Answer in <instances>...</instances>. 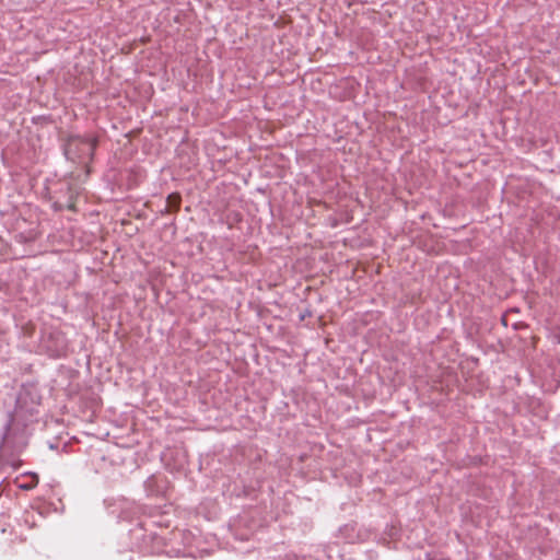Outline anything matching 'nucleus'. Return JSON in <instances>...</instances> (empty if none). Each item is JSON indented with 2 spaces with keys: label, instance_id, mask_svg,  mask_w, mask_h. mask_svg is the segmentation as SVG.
Segmentation results:
<instances>
[{
  "label": "nucleus",
  "instance_id": "nucleus-4",
  "mask_svg": "<svg viewBox=\"0 0 560 560\" xmlns=\"http://www.w3.org/2000/svg\"><path fill=\"white\" fill-rule=\"evenodd\" d=\"M36 483H37V481H36L34 485H21V486H20V488L25 489V490H30V489H32Z\"/></svg>",
  "mask_w": 560,
  "mask_h": 560
},
{
  "label": "nucleus",
  "instance_id": "nucleus-2",
  "mask_svg": "<svg viewBox=\"0 0 560 560\" xmlns=\"http://www.w3.org/2000/svg\"><path fill=\"white\" fill-rule=\"evenodd\" d=\"M131 536L136 539L142 537L143 544L139 545L137 548L139 552L143 555L155 553L160 551V542L161 537L155 534H144L141 529L131 530Z\"/></svg>",
  "mask_w": 560,
  "mask_h": 560
},
{
  "label": "nucleus",
  "instance_id": "nucleus-5",
  "mask_svg": "<svg viewBox=\"0 0 560 560\" xmlns=\"http://www.w3.org/2000/svg\"><path fill=\"white\" fill-rule=\"evenodd\" d=\"M62 351H63V347H62L61 349H57V350L55 351V355H56V357H59V355L61 354V352H62Z\"/></svg>",
  "mask_w": 560,
  "mask_h": 560
},
{
  "label": "nucleus",
  "instance_id": "nucleus-3",
  "mask_svg": "<svg viewBox=\"0 0 560 560\" xmlns=\"http://www.w3.org/2000/svg\"><path fill=\"white\" fill-rule=\"evenodd\" d=\"M10 430H11V424H10V422H8L3 427V431L0 436V453H3L7 448L10 447Z\"/></svg>",
  "mask_w": 560,
  "mask_h": 560
},
{
  "label": "nucleus",
  "instance_id": "nucleus-1",
  "mask_svg": "<svg viewBox=\"0 0 560 560\" xmlns=\"http://www.w3.org/2000/svg\"><path fill=\"white\" fill-rule=\"evenodd\" d=\"M97 142L94 133L71 135L63 144V153L73 163L88 164L94 158Z\"/></svg>",
  "mask_w": 560,
  "mask_h": 560
}]
</instances>
